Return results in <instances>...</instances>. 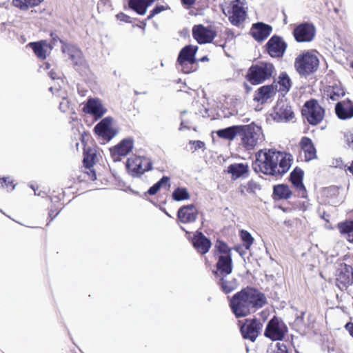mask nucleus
<instances>
[{
    "label": "nucleus",
    "instance_id": "1",
    "mask_svg": "<svg viewBox=\"0 0 353 353\" xmlns=\"http://www.w3.org/2000/svg\"><path fill=\"white\" fill-rule=\"evenodd\" d=\"M291 155L276 149H261L255 153L252 168L256 173L272 176H281L291 167Z\"/></svg>",
    "mask_w": 353,
    "mask_h": 353
},
{
    "label": "nucleus",
    "instance_id": "2",
    "mask_svg": "<svg viewBox=\"0 0 353 353\" xmlns=\"http://www.w3.org/2000/svg\"><path fill=\"white\" fill-rule=\"evenodd\" d=\"M230 308L236 318L256 312L267 304L265 295L253 287H246L228 298Z\"/></svg>",
    "mask_w": 353,
    "mask_h": 353
},
{
    "label": "nucleus",
    "instance_id": "3",
    "mask_svg": "<svg viewBox=\"0 0 353 353\" xmlns=\"http://www.w3.org/2000/svg\"><path fill=\"white\" fill-rule=\"evenodd\" d=\"M239 137L241 145L247 151L254 150L265 140L261 126L254 122L247 125H239Z\"/></svg>",
    "mask_w": 353,
    "mask_h": 353
},
{
    "label": "nucleus",
    "instance_id": "4",
    "mask_svg": "<svg viewBox=\"0 0 353 353\" xmlns=\"http://www.w3.org/2000/svg\"><path fill=\"white\" fill-rule=\"evenodd\" d=\"M275 70L271 63L261 62L259 64L252 65L248 69L245 79L252 85H259L270 79Z\"/></svg>",
    "mask_w": 353,
    "mask_h": 353
},
{
    "label": "nucleus",
    "instance_id": "5",
    "mask_svg": "<svg viewBox=\"0 0 353 353\" xmlns=\"http://www.w3.org/2000/svg\"><path fill=\"white\" fill-rule=\"evenodd\" d=\"M301 114L305 121L310 125L315 126L321 123L324 119L325 110L316 99H311L303 104Z\"/></svg>",
    "mask_w": 353,
    "mask_h": 353
},
{
    "label": "nucleus",
    "instance_id": "6",
    "mask_svg": "<svg viewBox=\"0 0 353 353\" xmlns=\"http://www.w3.org/2000/svg\"><path fill=\"white\" fill-rule=\"evenodd\" d=\"M319 60L312 52L307 51L297 56L294 61V68L301 75H309L315 72L319 67Z\"/></svg>",
    "mask_w": 353,
    "mask_h": 353
},
{
    "label": "nucleus",
    "instance_id": "7",
    "mask_svg": "<svg viewBox=\"0 0 353 353\" xmlns=\"http://www.w3.org/2000/svg\"><path fill=\"white\" fill-rule=\"evenodd\" d=\"M335 285L342 292L353 284V268L344 262L338 264L334 272Z\"/></svg>",
    "mask_w": 353,
    "mask_h": 353
},
{
    "label": "nucleus",
    "instance_id": "8",
    "mask_svg": "<svg viewBox=\"0 0 353 353\" xmlns=\"http://www.w3.org/2000/svg\"><path fill=\"white\" fill-rule=\"evenodd\" d=\"M126 168L131 176L139 177L152 169V163L150 159L145 157L133 156L128 159Z\"/></svg>",
    "mask_w": 353,
    "mask_h": 353
},
{
    "label": "nucleus",
    "instance_id": "9",
    "mask_svg": "<svg viewBox=\"0 0 353 353\" xmlns=\"http://www.w3.org/2000/svg\"><path fill=\"white\" fill-rule=\"evenodd\" d=\"M288 332L287 325L274 316L268 321L265 329L264 336L273 341H282Z\"/></svg>",
    "mask_w": 353,
    "mask_h": 353
},
{
    "label": "nucleus",
    "instance_id": "10",
    "mask_svg": "<svg viewBox=\"0 0 353 353\" xmlns=\"http://www.w3.org/2000/svg\"><path fill=\"white\" fill-rule=\"evenodd\" d=\"M263 326V323L257 318L245 319L240 326V332L244 339L254 342L260 335Z\"/></svg>",
    "mask_w": 353,
    "mask_h": 353
},
{
    "label": "nucleus",
    "instance_id": "11",
    "mask_svg": "<svg viewBox=\"0 0 353 353\" xmlns=\"http://www.w3.org/2000/svg\"><path fill=\"white\" fill-rule=\"evenodd\" d=\"M192 34L199 44H205L212 43L216 37L217 32L211 26H205L203 24H197L192 27Z\"/></svg>",
    "mask_w": 353,
    "mask_h": 353
},
{
    "label": "nucleus",
    "instance_id": "12",
    "mask_svg": "<svg viewBox=\"0 0 353 353\" xmlns=\"http://www.w3.org/2000/svg\"><path fill=\"white\" fill-rule=\"evenodd\" d=\"M96 150L90 147L85 148L83 152V170L85 181H94L97 174L93 167L95 164Z\"/></svg>",
    "mask_w": 353,
    "mask_h": 353
},
{
    "label": "nucleus",
    "instance_id": "13",
    "mask_svg": "<svg viewBox=\"0 0 353 353\" xmlns=\"http://www.w3.org/2000/svg\"><path fill=\"white\" fill-rule=\"evenodd\" d=\"M265 51L272 58H282L286 51L288 44L283 38L278 35H273L266 43Z\"/></svg>",
    "mask_w": 353,
    "mask_h": 353
},
{
    "label": "nucleus",
    "instance_id": "14",
    "mask_svg": "<svg viewBox=\"0 0 353 353\" xmlns=\"http://www.w3.org/2000/svg\"><path fill=\"white\" fill-rule=\"evenodd\" d=\"M292 34L296 41L299 43H307L314 39L316 34V29L311 23H303L294 28Z\"/></svg>",
    "mask_w": 353,
    "mask_h": 353
},
{
    "label": "nucleus",
    "instance_id": "15",
    "mask_svg": "<svg viewBox=\"0 0 353 353\" xmlns=\"http://www.w3.org/2000/svg\"><path fill=\"white\" fill-rule=\"evenodd\" d=\"M241 0H234L231 3L230 10H228V19L230 22L235 26H239L242 24L247 16V12L243 7V3Z\"/></svg>",
    "mask_w": 353,
    "mask_h": 353
},
{
    "label": "nucleus",
    "instance_id": "16",
    "mask_svg": "<svg viewBox=\"0 0 353 353\" xmlns=\"http://www.w3.org/2000/svg\"><path fill=\"white\" fill-rule=\"evenodd\" d=\"M199 216V211L194 204L181 206L177 212L176 221L179 223H192L196 221Z\"/></svg>",
    "mask_w": 353,
    "mask_h": 353
},
{
    "label": "nucleus",
    "instance_id": "17",
    "mask_svg": "<svg viewBox=\"0 0 353 353\" xmlns=\"http://www.w3.org/2000/svg\"><path fill=\"white\" fill-rule=\"evenodd\" d=\"M112 119L110 117L103 119L94 128L96 134L106 141H110L117 134L116 130L112 128Z\"/></svg>",
    "mask_w": 353,
    "mask_h": 353
},
{
    "label": "nucleus",
    "instance_id": "18",
    "mask_svg": "<svg viewBox=\"0 0 353 353\" xmlns=\"http://www.w3.org/2000/svg\"><path fill=\"white\" fill-rule=\"evenodd\" d=\"M272 117L277 122H286L292 120L294 117V114L288 103L281 101L274 107Z\"/></svg>",
    "mask_w": 353,
    "mask_h": 353
},
{
    "label": "nucleus",
    "instance_id": "19",
    "mask_svg": "<svg viewBox=\"0 0 353 353\" xmlns=\"http://www.w3.org/2000/svg\"><path fill=\"white\" fill-rule=\"evenodd\" d=\"M191 243L196 252L201 255L208 253L212 247L210 239L199 230L194 233Z\"/></svg>",
    "mask_w": 353,
    "mask_h": 353
},
{
    "label": "nucleus",
    "instance_id": "20",
    "mask_svg": "<svg viewBox=\"0 0 353 353\" xmlns=\"http://www.w3.org/2000/svg\"><path fill=\"white\" fill-rule=\"evenodd\" d=\"M304 172L300 168L296 167L290 174V181L298 193V196L307 197V190L303 183Z\"/></svg>",
    "mask_w": 353,
    "mask_h": 353
},
{
    "label": "nucleus",
    "instance_id": "21",
    "mask_svg": "<svg viewBox=\"0 0 353 353\" xmlns=\"http://www.w3.org/2000/svg\"><path fill=\"white\" fill-rule=\"evenodd\" d=\"M107 110L103 105L101 100L97 98L88 99L83 108V112L93 115L96 119L102 117Z\"/></svg>",
    "mask_w": 353,
    "mask_h": 353
},
{
    "label": "nucleus",
    "instance_id": "22",
    "mask_svg": "<svg viewBox=\"0 0 353 353\" xmlns=\"http://www.w3.org/2000/svg\"><path fill=\"white\" fill-rule=\"evenodd\" d=\"M272 31L271 26L263 22H257L252 25L250 34L255 41L261 42L270 35Z\"/></svg>",
    "mask_w": 353,
    "mask_h": 353
},
{
    "label": "nucleus",
    "instance_id": "23",
    "mask_svg": "<svg viewBox=\"0 0 353 353\" xmlns=\"http://www.w3.org/2000/svg\"><path fill=\"white\" fill-rule=\"evenodd\" d=\"M216 263L215 269L212 270L213 276L219 274H230L233 270V262L232 256H215Z\"/></svg>",
    "mask_w": 353,
    "mask_h": 353
},
{
    "label": "nucleus",
    "instance_id": "24",
    "mask_svg": "<svg viewBox=\"0 0 353 353\" xmlns=\"http://www.w3.org/2000/svg\"><path fill=\"white\" fill-rule=\"evenodd\" d=\"M277 92L275 84L265 85L258 88L254 95V101L261 104L267 103L268 101L274 97Z\"/></svg>",
    "mask_w": 353,
    "mask_h": 353
},
{
    "label": "nucleus",
    "instance_id": "25",
    "mask_svg": "<svg viewBox=\"0 0 353 353\" xmlns=\"http://www.w3.org/2000/svg\"><path fill=\"white\" fill-rule=\"evenodd\" d=\"M335 113L341 120H347L353 117V101L349 99L339 101L335 105Z\"/></svg>",
    "mask_w": 353,
    "mask_h": 353
},
{
    "label": "nucleus",
    "instance_id": "26",
    "mask_svg": "<svg viewBox=\"0 0 353 353\" xmlns=\"http://www.w3.org/2000/svg\"><path fill=\"white\" fill-rule=\"evenodd\" d=\"M198 49L199 48L196 46H185L181 50L177 58V62L182 66L186 63H194L196 62L195 54Z\"/></svg>",
    "mask_w": 353,
    "mask_h": 353
},
{
    "label": "nucleus",
    "instance_id": "27",
    "mask_svg": "<svg viewBox=\"0 0 353 353\" xmlns=\"http://www.w3.org/2000/svg\"><path fill=\"white\" fill-rule=\"evenodd\" d=\"M133 141L130 139L122 140L118 145L110 149L111 155L114 160L128 154L133 148Z\"/></svg>",
    "mask_w": 353,
    "mask_h": 353
},
{
    "label": "nucleus",
    "instance_id": "28",
    "mask_svg": "<svg viewBox=\"0 0 353 353\" xmlns=\"http://www.w3.org/2000/svg\"><path fill=\"white\" fill-rule=\"evenodd\" d=\"M299 147L304 154L305 161H310L317 158L316 149L310 137H303L300 140Z\"/></svg>",
    "mask_w": 353,
    "mask_h": 353
},
{
    "label": "nucleus",
    "instance_id": "29",
    "mask_svg": "<svg viewBox=\"0 0 353 353\" xmlns=\"http://www.w3.org/2000/svg\"><path fill=\"white\" fill-rule=\"evenodd\" d=\"M229 274H219L214 276L217 285L221 290L225 294H228L233 292L237 288V282L236 279L229 280L228 276Z\"/></svg>",
    "mask_w": 353,
    "mask_h": 353
},
{
    "label": "nucleus",
    "instance_id": "30",
    "mask_svg": "<svg viewBox=\"0 0 353 353\" xmlns=\"http://www.w3.org/2000/svg\"><path fill=\"white\" fill-rule=\"evenodd\" d=\"M227 172L231 174L233 180L241 177H247L250 172L249 165L243 163H232L228 167Z\"/></svg>",
    "mask_w": 353,
    "mask_h": 353
},
{
    "label": "nucleus",
    "instance_id": "31",
    "mask_svg": "<svg viewBox=\"0 0 353 353\" xmlns=\"http://www.w3.org/2000/svg\"><path fill=\"white\" fill-rule=\"evenodd\" d=\"M272 84H275L277 92L285 95L289 92L292 86V81L288 74L285 72H281L278 79L274 80Z\"/></svg>",
    "mask_w": 353,
    "mask_h": 353
},
{
    "label": "nucleus",
    "instance_id": "32",
    "mask_svg": "<svg viewBox=\"0 0 353 353\" xmlns=\"http://www.w3.org/2000/svg\"><path fill=\"white\" fill-rule=\"evenodd\" d=\"M155 0H128V5L130 9L138 14L143 15L146 13L147 8Z\"/></svg>",
    "mask_w": 353,
    "mask_h": 353
},
{
    "label": "nucleus",
    "instance_id": "33",
    "mask_svg": "<svg viewBox=\"0 0 353 353\" xmlns=\"http://www.w3.org/2000/svg\"><path fill=\"white\" fill-rule=\"evenodd\" d=\"M292 195V192L286 184H278L273 187L272 196L275 200L288 199Z\"/></svg>",
    "mask_w": 353,
    "mask_h": 353
},
{
    "label": "nucleus",
    "instance_id": "34",
    "mask_svg": "<svg viewBox=\"0 0 353 353\" xmlns=\"http://www.w3.org/2000/svg\"><path fill=\"white\" fill-rule=\"evenodd\" d=\"M341 235L345 236L346 240L353 243V220H346L340 222L336 225Z\"/></svg>",
    "mask_w": 353,
    "mask_h": 353
},
{
    "label": "nucleus",
    "instance_id": "35",
    "mask_svg": "<svg viewBox=\"0 0 353 353\" xmlns=\"http://www.w3.org/2000/svg\"><path fill=\"white\" fill-rule=\"evenodd\" d=\"M67 53L69 55L70 59L73 63L74 65H82L85 63V59L82 52L74 46L67 47Z\"/></svg>",
    "mask_w": 353,
    "mask_h": 353
},
{
    "label": "nucleus",
    "instance_id": "36",
    "mask_svg": "<svg viewBox=\"0 0 353 353\" xmlns=\"http://www.w3.org/2000/svg\"><path fill=\"white\" fill-rule=\"evenodd\" d=\"M30 46L35 55L40 59H45L46 58V48L48 43L45 40H41L37 42H30L28 45Z\"/></svg>",
    "mask_w": 353,
    "mask_h": 353
},
{
    "label": "nucleus",
    "instance_id": "37",
    "mask_svg": "<svg viewBox=\"0 0 353 353\" xmlns=\"http://www.w3.org/2000/svg\"><path fill=\"white\" fill-rule=\"evenodd\" d=\"M239 125H237L219 130L216 131V134L221 139L232 141L236 136H239Z\"/></svg>",
    "mask_w": 353,
    "mask_h": 353
},
{
    "label": "nucleus",
    "instance_id": "38",
    "mask_svg": "<svg viewBox=\"0 0 353 353\" xmlns=\"http://www.w3.org/2000/svg\"><path fill=\"white\" fill-rule=\"evenodd\" d=\"M50 206L48 207L50 221H52L63 207V203L59 196L50 197Z\"/></svg>",
    "mask_w": 353,
    "mask_h": 353
},
{
    "label": "nucleus",
    "instance_id": "39",
    "mask_svg": "<svg viewBox=\"0 0 353 353\" xmlns=\"http://www.w3.org/2000/svg\"><path fill=\"white\" fill-rule=\"evenodd\" d=\"M324 92L327 99L332 101H338L345 94L344 89L337 85L327 87Z\"/></svg>",
    "mask_w": 353,
    "mask_h": 353
},
{
    "label": "nucleus",
    "instance_id": "40",
    "mask_svg": "<svg viewBox=\"0 0 353 353\" xmlns=\"http://www.w3.org/2000/svg\"><path fill=\"white\" fill-rule=\"evenodd\" d=\"M214 256H232V249L225 241L218 239L214 245Z\"/></svg>",
    "mask_w": 353,
    "mask_h": 353
},
{
    "label": "nucleus",
    "instance_id": "41",
    "mask_svg": "<svg viewBox=\"0 0 353 353\" xmlns=\"http://www.w3.org/2000/svg\"><path fill=\"white\" fill-rule=\"evenodd\" d=\"M261 185L254 180L251 179L245 184L240 185L239 192L241 195H245L246 193L255 194L256 192L261 190Z\"/></svg>",
    "mask_w": 353,
    "mask_h": 353
},
{
    "label": "nucleus",
    "instance_id": "42",
    "mask_svg": "<svg viewBox=\"0 0 353 353\" xmlns=\"http://www.w3.org/2000/svg\"><path fill=\"white\" fill-rule=\"evenodd\" d=\"M170 187V178L167 176H163L158 182L154 183L149 190L145 192L149 195H155L161 188Z\"/></svg>",
    "mask_w": 353,
    "mask_h": 353
},
{
    "label": "nucleus",
    "instance_id": "43",
    "mask_svg": "<svg viewBox=\"0 0 353 353\" xmlns=\"http://www.w3.org/2000/svg\"><path fill=\"white\" fill-rule=\"evenodd\" d=\"M43 0H12V4L21 10H27L30 8L37 6Z\"/></svg>",
    "mask_w": 353,
    "mask_h": 353
},
{
    "label": "nucleus",
    "instance_id": "44",
    "mask_svg": "<svg viewBox=\"0 0 353 353\" xmlns=\"http://www.w3.org/2000/svg\"><path fill=\"white\" fill-rule=\"evenodd\" d=\"M172 199L176 201L188 200L190 199V195L187 188H177L172 192Z\"/></svg>",
    "mask_w": 353,
    "mask_h": 353
},
{
    "label": "nucleus",
    "instance_id": "45",
    "mask_svg": "<svg viewBox=\"0 0 353 353\" xmlns=\"http://www.w3.org/2000/svg\"><path fill=\"white\" fill-rule=\"evenodd\" d=\"M240 237L245 248L250 250L254 243V238L252 236L251 234L247 230H242L240 231Z\"/></svg>",
    "mask_w": 353,
    "mask_h": 353
},
{
    "label": "nucleus",
    "instance_id": "46",
    "mask_svg": "<svg viewBox=\"0 0 353 353\" xmlns=\"http://www.w3.org/2000/svg\"><path fill=\"white\" fill-rule=\"evenodd\" d=\"M0 187L3 189H6L8 191H12L15 188L14 180L10 177H1L0 178Z\"/></svg>",
    "mask_w": 353,
    "mask_h": 353
},
{
    "label": "nucleus",
    "instance_id": "47",
    "mask_svg": "<svg viewBox=\"0 0 353 353\" xmlns=\"http://www.w3.org/2000/svg\"><path fill=\"white\" fill-rule=\"evenodd\" d=\"M169 8V6L168 5H159L157 6L154 9H152L150 12L149 15L147 17V20H150L152 19L155 15L159 14L160 12L165 11Z\"/></svg>",
    "mask_w": 353,
    "mask_h": 353
},
{
    "label": "nucleus",
    "instance_id": "48",
    "mask_svg": "<svg viewBox=\"0 0 353 353\" xmlns=\"http://www.w3.org/2000/svg\"><path fill=\"white\" fill-rule=\"evenodd\" d=\"M116 18L117 20L126 23H132V18L128 16V14H125L124 12H119L116 15Z\"/></svg>",
    "mask_w": 353,
    "mask_h": 353
},
{
    "label": "nucleus",
    "instance_id": "49",
    "mask_svg": "<svg viewBox=\"0 0 353 353\" xmlns=\"http://www.w3.org/2000/svg\"><path fill=\"white\" fill-rule=\"evenodd\" d=\"M188 114V112L184 110L181 112V129L182 128H189L188 125L190 124V121L185 118V116Z\"/></svg>",
    "mask_w": 353,
    "mask_h": 353
},
{
    "label": "nucleus",
    "instance_id": "50",
    "mask_svg": "<svg viewBox=\"0 0 353 353\" xmlns=\"http://www.w3.org/2000/svg\"><path fill=\"white\" fill-rule=\"evenodd\" d=\"M284 225L289 228H296L301 222L299 219H288L284 221Z\"/></svg>",
    "mask_w": 353,
    "mask_h": 353
},
{
    "label": "nucleus",
    "instance_id": "51",
    "mask_svg": "<svg viewBox=\"0 0 353 353\" xmlns=\"http://www.w3.org/2000/svg\"><path fill=\"white\" fill-rule=\"evenodd\" d=\"M276 347L274 353H288L287 345L284 343H277Z\"/></svg>",
    "mask_w": 353,
    "mask_h": 353
},
{
    "label": "nucleus",
    "instance_id": "52",
    "mask_svg": "<svg viewBox=\"0 0 353 353\" xmlns=\"http://www.w3.org/2000/svg\"><path fill=\"white\" fill-rule=\"evenodd\" d=\"M223 34H224L225 37H226V38L224 40L223 44H220L219 45L221 46H223L225 44L227 39H232L234 37V32H232V30L228 29V28H227L224 31Z\"/></svg>",
    "mask_w": 353,
    "mask_h": 353
},
{
    "label": "nucleus",
    "instance_id": "53",
    "mask_svg": "<svg viewBox=\"0 0 353 353\" xmlns=\"http://www.w3.org/2000/svg\"><path fill=\"white\" fill-rule=\"evenodd\" d=\"M345 140L348 146L353 148V130L349 131L345 134Z\"/></svg>",
    "mask_w": 353,
    "mask_h": 353
},
{
    "label": "nucleus",
    "instance_id": "54",
    "mask_svg": "<svg viewBox=\"0 0 353 353\" xmlns=\"http://www.w3.org/2000/svg\"><path fill=\"white\" fill-rule=\"evenodd\" d=\"M196 1V0H181V4L187 8L192 7Z\"/></svg>",
    "mask_w": 353,
    "mask_h": 353
},
{
    "label": "nucleus",
    "instance_id": "55",
    "mask_svg": "<svg viewBox=\"0 0 353 353\" xmlns=\"http://www.w3.org/2000/svg\"><path fill=\"white\" fill-rule=\"evenodd\" d=\"M345 328L348 331L349 334L353 337V321L347 323L345 325Z\"/></svg>",
    "mask_w": 353,
    "mask_h": 353
},
{
    "label": "nucleus",
    "instance_id": "56",
    "mask_svg": "<svg viewBox=\"0 0 353 353\" xmlns=\"http://www.w3.org/2000/svg\"><path fill=\"white\" fill-rule=\"evenodd\" d=\"M243 87L246 91V93H249L252 90L251 87L247 83H243Z\"/></svg>",
    "mask_w": 353,
    "mask_h": 353
},
{
    "label": "nucleus",
    "instance_id": "57",
    "mask_svg": "<svg viewBox=\"0 0 353 353\" xmlns=\"http://www.w3.org/2000/svg\"><path fill=\"white\" fill-rule=\"evenodd\" d=\"M196 147H198L199 148H203L204 146V143L203 141H196Z\"/></svg>",
    "mask_w": 353,
    "mask_h": 353
},
{
    "label": "nucleus",
    "instance_id": "58",
    "mask_svg": "<svg viewBox=\"0 0 353 353\" xmlns=\"http://www.w3.org/2000/svg\"><path fill=\"white\" fill-rule=\"evenodd\" d=\"M49 74H50V77H52V79H55V77H54V72L52 71H50L49 72Z\"/></svg>",
    "mask_w": 353,
    "mask_h": 353
},
{
    "label": "nucleus",
    "instance_id": "59",
    "mask_svg": "<svg viewBox=\"0 0 353 353\" xmlns=\"http://www.w3.org/2000/svg\"><path fill=\"white\" fill-rule=\"evenodd\" d=\"M208 57H203L201 60V61H205V60H208Z\"/></svg>",
    "mask_w": 353,
    "mask_h": 353
},
{
    "label": "nucleus",
    "instance_id": "60",
    "mask_svg": "<svg viewBox=\"0 0 353 353\" xmlns=\"http://www.w3.org/2000/svg\"><path fill=\"white\" fill-rule=\"evenodd\" d=\"M31 188L33 189L34 194H37L36 190L34 189V186L32 185Z\"/></svg>",
    "mask_w": 353,
    "mask_h": 353
},
{
    "label": "nucleus",
    "instance_id": "61",
    "mask_svg": "<svg viewBox=\"0 0 353 353\" xmlns=\"http://www.w3.org/2000/svg\"><path fill=\"white\" fill-rule=\"evenodd\" d=\"M351 67L353 68V61L351 63Z\"/></svg>",
    "mask_w": 353,
    "mask_h": 353
},
{
    "label": "nucleus",
    "instance_id": "62",
    "mask_svg": "<svg viewBox=\"0 0 353 353\" xmlns=\"http://www.w3.org/2000/svg\"><path fill=\"white\" fill-rule=\"evenodd\" d=\"M145 26V23H143V28H144Z\"/></svg>",
    "mask_w": 353,
    "mask_h": 353
}]
</instances>
